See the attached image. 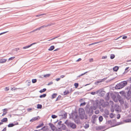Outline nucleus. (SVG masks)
Instances as JSON below:
<instances>
[{
  "label": "nucleus",
  "mask_w": 131,
  "mask_h": 131,
  "mask_svg": "<svg viewBox=\"0 0 131 131\" xmlns=\"http://www.w3.org/2000/svg\"><path fill=\"white\" fill-rule=\"evenodd\" d=\"M127 84L126 81H123L116 85L115 86V88L116 89H120L125 86Z\"/></svg>",
  "instance_id": "obj_1"
},
{
  "label": "nucleus",
  "mask_w": 131,
  "mask_h": 131,
  "mask_svg": "<svg viewBox=\"0 0 131 131\" xmlns=\"http://www.w3.org/2000/svg\"><path fill=\"white\" fill-rule=\"evenodd\" d=\"M127 90L128 91H127L126 93H123V94L124 97L128 100L130 99V95L131 94V86L127 88Z\"/></svg>",
  "instance_id": "obj_2"
},
{
  "label": "nucleus",
  "mask_w": 131,
  "mask_h": 131,
  "mask_svg": "<svg viewBox=\"0 0 131 131\" xmlns=\"http://www.w3.org/2000/svg\"><path fill=\"white\" fill-rule=\"evenodd\" d=\"M79 113L80 118L81 119H83L84 118V115H85V112L84 109L82 108H80L79 110ZM86 119L88 118L87 116L85 118Z\"/></svg>",
  "instance_id": "obj_3"
},
{
  "label": "nucleus",
  "mask_w": 131,
  "mask_h": 131,
  "mask_svg": "<svg viewBox=\"0 0 131 131\" xmlns=\"http://www.w3.org/2000/svg\"><path fill=\"white\" fill-rule=\"evenodd\" d=\"M85 110L86 113L88 114L89 116H91L93 114V110L92 106L90 107H85Z\"/></svg>",
  "instance_id": "obj_4"
},
{
  "label": "nucleus",
  "mask_w": 131,
  "mask_h": 131,
  "mask_svg": "<svg viewBox=\"0 0 131 131\" xmlns=\"http://www.w3.org/2000/svg\"><path fill=\"white\" fill-rule=\"evenodd\" d=\"M65 124H66L68 126H70L73 129H74L76 127V125L73 123L70 122L67 120L64 123Z\"/></svg>",
  "instance_id": "obj_5"
},
{
  "label": "nucleus",
  "mask_w": 131,
  "mask_h": 131,
  "mask_svg": "<svg viewBox=\"0 0 131 131\" xmlns=\"http://www.w3.org/2000/svg\"><path fill=\"white\" fill-rule=\"evenodd\" d=\"M59 116H62V118L65 119L67 118V114L64 111H61L59 112Z\"/></svg>",
  "instance_id": "obj_6"
},
{
  "label": "nucleus",
  "mask_w": 131,
  "mask_h": 131,
  "mask_svg": "<svg viewBox=\"0 0 131 131\" xmlns=\"http://www.w3.org/2000/svg\"><path fill=\"white\" fill-rule=\"evenodd\" d=\"M78 115L76 113L74 112L71 114V118L73 119H77L78 117Z\"/></svg>",
  "instance_id": "obj_7"
},
{
  "label": "nucleus",
  "mask_w": 131,
  "mask_h": 131,
  "mask_svg": "<svg viewBox=\"0 0 131 131\" xmlns=\"http://www.w3.org/2000/svg\"><path fill=\"white\" fill-rule=\"evenodd\" d=\"M119 102L120 103L122 104L124 103V101L123 99L120 96L118 95L117 96Z\"/></svg>",
  "instance_id": "obj_8"
},
{
  "label": "nucleus",
  "mask_w": 131,
  "mask_h": 131,
  "mask_svg": "<svg viewBox=\"0 0 131 131\" xmlns=\"http://www.w3.org/2000/svg\"><path fill=\"white\" fill-rule=\"evenodd\" d=\"M101 105L103 107H105L109 106V104L108 102H105L103 103Z\"/></svg>",
  "instance_id": "obj_9"
},
{
  "label": "nucleus",
  "mask_w": 131,
  "mask_h": 131,
  "mask_svg": "<svg viewBox=\"0 0 131 131\" xmlns=\"http://www.w3.org/2000/svg\"><path fill=\"white\" fill-rule=\"evenodd\" d=\"M98 91H99V93H100V96H104L105 93V91H103L102 90H98Z\"/></svg>",
  "instance_id": "obj_10"
},
{
  "label": "nucleus",
  "mask_w": 131,
  "mask_h": 131,
  "mask_svg": "<svg viewBox=\"0 0 131 131\" xmlns=\"http://www.w3.org/2000/svg\"><path fill=\"white\" fill-rule=\"evenodd\" d=\"M50 75V74H48L44 75H41V76H40V77L42 78H43V77L46 78L49 77Z\"/></svg>",
  "instance_id": "obj_11"
},
{
  "label": "nucleus",
  "mask_w": 131,
  "mask_h": 131,
  "mask_svg": "<svg viewBox=\"0 0 131 131\" xmlns=\"http://www.w3.org/2000/svg\"><path fill=\"white\" fill-rule=\"evenodd\" d=\"M7 60V59H5L2 58L0 59V63H2L5 62Z\"/></svg>",
  "instance_id": "obj_12"
},
{
  "label": "nucleus",
  "mask_w": 131,
  "mask_h": 131,
  "mask_svg": "<svg viewBox=\"0 0 131 131\" xmlns=\"http://www.w3.org/2000/svg\"><path fill=\"white\" fill-rule=\"evenodd\" d=\"M105 99L106 100H108L110 99V96L109 95V93H107L106 95V96L105 97Z\"/></svg>",
  "instance_id": "obj_13"
},
{
  "label": "nucleus",
  "mask_w": 131,
  "mask_h": 131,
  "mask_svg": "<svg viewBox=\"0 0 131 131\" xmlns=\"http://www.w3.org/2000/svg\"><path fill=\"white\" fill-rule=\"evenodd\" d=\"M7 109L6 108L4 109L3 110V113L2 115V116H3L6 114L7 113Z\"/></svg>",
  "instance_id": "obj_14"
},
{
  "label": "nucleus",
  "mask_w": 131,
  "mask_h": 131,
  "mask_svg": "<svg viewBox=\"0 0 131 131\" xmlns=\"http://www.w3.org/2000/svg\"><path fill=\"white\" fill-rule=\"evenodd\" d=\"M49 126L51 128L52 130H53L54 129V125L52 124L49 123Z\"/></svg>",
  "instance_id": "obj_15"
},
{
  "label": "nucleus",
  "mask_w": 131,
  "mask_h": 131,
  "mask_svg": "<svg viewBox=\"0 0 131 131\" xmlns=\"http://www.w3.org/2000/svg\"><path fill=\"white\" fill-rule=\"evenodd\" d=\"M40 119V117L39 116L33 117V121H37Z\"/></svg>",
  "instance_id": "obj_16"
},
{
  "label": "nucleus",
  "mask_w": 131,
  "mask_h": 131,
  "mask_svg": "<svg viewBox=\"0 0 131 131\" xmlns=\"http://www.w3.org/2000/svg\"><path fill=\"white\" fill-rule=\"evenodd\" d=\"M124 121L126 123L129 122H131V118H128L125 119Z\"/></svg>",
  "instance_id": "obj_17"
},
{
  "label": "nucleus",
  "mask_w": 131,
  "mask_h": 131,
  "mask_svg": "<svg viewBox=\"0 0 131 131\" xmlns=\"http://www.w3.org/2000/svg\"><path fill=\"white\" fill-rule=\"evenodd\" d=\"M32 45H33V43L31 44H30V45H28L27 46H26L23 47V48L24 49H26L27 48H29V47H31V46Z\"/></svg>",
  "instance_id": "obj_18"
},
{
  "label": "nucleus",
  "mask_w": 131,
  "mask_h": 131,
  "mask_svg": "<svg viewBox=\"0 0 131 131\" xmlns=\"http://www.w3.org/2000/svg\"><path fill=\"white\" fill-rule=\"evenodd\" d=\"M99 91H98V90H97L96 92H91V94L92 95H94L95 94H97L99 93Z\"/></svg>",
  "instance_id": "obj_19"
},
{
  "label": "nucleus",
  "mask_w": 131,
  "mask_h": 131,
  "mask_svg": "<svg viewBox=\"0 0 131 131\" xmlns=\"http://www.w3.org/2000/svg\"><path fill=\"white\" fill-rule=\"evenodd\" d=\"M8 121L7 118H3L1 120V122H7Z\"/></svg>",
  "instance_id": "obj_20"
},
{
  "label": "nucleus",
  "mask_w": 131,
  "mask_h": 131,
  "mask_svg": "<svg viewBox=\"0 0 131 131\" xmlns=\"http://www.w3.org/2000/svg\"><path fill=\"white\" fill-rule=\"evenodd\" d=\"M54 48V46H51L50 48L48 50L49 51H51L53 50Z\"/></svg>",
  "instance_id": "obj_21"
},
{
  "label": "nucleus",
  "mask_w": 131,
  "mask_h": 131,
  "mask_svg": "<svg viewBox=\"0 0 131 131\" xmlns=\"http://www.w3.org/2000/svg\"><path fill=\"white\" fill-rule=\"evenodd\" d=\"M118 69V67L117 66H115L113 68V70L115 71H117Z\"/></svg>",
  "instance_id": "obj_22"
},
{
  "label": "nucleus",
  "mask_w": 131,
  "mask_h": 131,
  "mask_svg": "<svg viewBox=\"0 0 131 131\" xmlns=\"http://www.w3.org/2000/svg\"><path fill=\"white\" fill-rule=\"evenodd\" d=\"M46 96V94H44L42 95H41L39 96V97L40 98H42L45 97Z\"/></svg>",
  "instance_id": "obj_23"
},
{
  "label": "nucleus",
  "mask_w": 131,
  "mask_h": 131,
  "mask_svg": "<svg viewBox=\"0 0 131 131\" xmlns=\"http://www.w3.org/2000/svg\"><path fill=\"white\" fill-rule=\"evenodd\" d=\"M99 120L100 122H101L103 121V118L102 116H100L99 117Z\"/></svg>",
  "instance_id": "obj_24"
},
{
  "label": "nucleus",
  "mask_w": 131,
  "mask_h": 131,
  "mask_svg": "<svg viewBox=\"0 0 131 131\" xmlns=\"http://www.w3.org/2000/svg\"><path fill=\"white\" fill-rule=\"evenodd\" d=\"M44 125V124L43 123H41L40 125H38L36 127V128H39L40 127H41L42 126H43Z\"/></svg>",
  "instance_id": "obj_25"
},
{
  "label": "nucleus",
  "mask_w": 131,
  "mask_h": 131,
  "mask_svg": "<svg viewBox=\"0 0 131 131\" xmlns=\"http://www.w3.org/2000/svg\"><path fill=\"white\" fill-rule=\"evenodd\" d=\"M104 113L105 114L107 115H108L109 114V113L108 111L107 110H105L104 111Z\"/></svg>",
  "instance_id": "obj_26"
},
{
  "label": "nucleus",
  "mask_w": 131,
  "mask_h": 131,
  "mask_svg": "<svg viewBox=\"0 0 131 131\" xmlns=\"http://www.w3.org/2000/svg\"><path fill=\"white\" fill-rule=\"evenodd\" d=\"M46 90V88H44L42 90H40L39 91V92L40 93H42V92H44Z\"/></svg>",
  "instance_id": "obj_27"
},
{
  "label": "nucleus",
  "mask_w": 131,
  "mask_h": 131,
  "mask_svg": "<svg viewBox=\"0 0 131 131\" xmlns=\"http://www.w3.org/2000/svg\"><path fill=\"white\" fill-rule=\"evenodd\" d=\"M42 107V105L41 104H38L37 105V108L38 109H41Z\"/></svg>",
  "instance_id": "obj_28"
},
{
  "label": "nucleus",
  "mask_w": 131,
  "mask_h": 131,
  "mask_svg": "<svg viewBox=\"0 0 131 131\" xmlns=\"http://www.w3.org/2000/svg\"><path fill=\"white\" fill-rule=\"evenodd\" d=\"M105 127L104 126H99L98 127V129H99V130L103 129L104 128H105Z\"/></svg>",
  "instance_id": "obj_29"
},
{
  "label": "nucleus",
  "mask_w": 131,
  "mask_h": 131,
  "mask_svg": "<svg viewBox=\"0 0 131 131\" xmlns=\"http://www.w3.org/2000/svg\"><path fill=\"white\" fill-rule=\"evenodd\" d=\"M115 57V55L113 54H111L110 55V58L111 59H114Z\"/></svg>",
  "instance_id": "obj_30"
},
{
  "label": "nucleus",
  "mask_w": 131,
  "mask_h": 131,
  "mask_svg": "<svg viewBox=\"0 0 131 131\" xmlns=\"http://www.w3.org/2000/svg\"><path fill=\"white\" fill-rule=\"evenodd\" d=\"M89 124H85V125L84 126V128L85 129L88 128H89Z\"/></svg>",
  "instance_id": "obj_31"
},
{
  "label": "nucleus",
  "mask_w": 131,
  "mask_h": 131,
  "mask_svg": "<svg viewBox=\"0 0 131 131\" xmlns=\"http://www.w3.org/2000/svg\"><path fill=\"white\" fill-rule=\"evenodd\" d=\"M57 95V94L56 93H54L52 95V99L55 98Z\"/></svg>",
  "instance_id": "obj_32"
},
{
  "label": "nucleus",
  "mask_w": 131,
  "mask_h": 131,
  "mask_svg": "<svg viewBox=\"0 0 131 131\" xmlns=\"http://www.w3.org/2000/svg\"><path fill=\"white\" fill-rule=\"evenodd\" d=\"M60 36V35H58V36H57V37H56L53 38H52L50 39V40H48V41H51V40H54V39L56 38H57L58 37H59Z\"/></svg>",
  "instance_id": "obj_33"
},
{
  "label": "nucleus",
  "mask_w": 131,
  "mask_h": 131,
  "mask_svg": "<svg viewBox=\"0 0 131 131\" xmlns=\"http://www.w3.org/2000/svg\"><path fill=\"white\" fill-rule=\"evenodd\" d=\"M14 125V124H13V123L10 124H9L8 125V127H13Z\"/></svg>",
  "instance_id": "obj_34"
},
{
  "label": "nucleus",
  "mask_w": 131,
  "mask_h": 131,
  "mask_svg": "<svg viewBox=\"0 0 131 131\" xmlns=\"http://www.w3.org/2000/svg\"><path fill=\"white\" fill-rule=\"evenodd\" d=\"M88 72L87 71V72H86L83 73L81 74L79 76H78V77H80L84 75L86 73Z\"/></svg>",
  "instance_id": "obj_35"
},
{
  "label": "nucleus",
  "mask_w": 131,
  "mask_h": 131,
  "mask_svg": "<svg viewBox=\"0 0 131 131\" xmlns=\"http://www.w3.org/2000/svg\"><path fill=\"white\" fill-rule=\"evenodd\" d=\"M51 117H52V118L54 119L57 117V116L54 115H52L51 116Z\"/></svg>",
  "instance_id": "obj_36"
},
{
  "label": "nucleus",
  "mask_w": 131,
  "mask_h": 131,
  "mask_svg": "<svg viewBox=\"0 0 131 131\" xmlns=\"http://www.w3.org/2000/svg\"><path fill=\"white\" fill-rule=\"evenodd\" d=\"M96 117V115H94L92 117V118L93 120H95V118Z\"/></svg>",
  "instance_id": "obj_37"
},
{
  "label": "nucleus",
  "mask_w": 131,
  "mask_h": 131,
  "mask_svg": "<svg viewBox=\"0 0 131 131\" xmlns=\"http://www.w3.org/2000/svg\"><path fill=\"white\" fill-rule=\"evenodd\" d=\"M114 116V114H113L112 113H111L110 114V117L112 118Z\"/></svg>",
  "instance_id": "obj_38"
},
{
  "label": "nucleus",
  "mask_w": 131,
  "mask_h": 131,
  "mask_svg": "<svg viewBox=\"0 0 131 131\" xmlns=\"http://www.w3.org/2000/svg\"><path fill=\"white\" fill-rule=\"evenodd\" d=\"M47 27V26L46 25H45L43 26H42L39 27V28H40V29L42 28H43L44 27Z\"/></svg>",
  "instance_id": "obj_39"
},
{
  "label": "nucleus",
  "mask_w": 131,
  "mask_h": 131,
  "mask_svg": "<svg viewBox=\"0 0 131 131\" xmlns=\"http://www.w3.org/2000/svg\"><path fill=\"white\" fill-rule=\"evenodd\" d=\"M74 85L76 88H77L79 84L78 83H75L74 84Z\"/></svg>",
  "instance_id": "obj_40"
},
{
  "label": "nucleus",
  "mask_w": 131,
  "mask_h": 131,
  "mask_svg": "<svg viewBox=\"0 0 131 131\" xmlns=\"http://www.w3.org/2000/svg\"><path fill=\"white\" fill-rule=\"evenodd\" d=\"M69 93V92L68 91H64V95L68 94Z\"/></svg>",
  "instance_id": "obj_41"
},
{
  "label": "nucleus",
  "mask_w": 131,
  "mask_h": 131,
  "mask_svg": "<svg viewBox=\"0 0 131 131\" xmlns=\"http://www.w3.org/2000/svg\"><path fill=\"white\" fill-rule=\"evenodd\" d=\"M86 103L85 102H84L83 103H81L80 104V106H83L85 105Z\"/></svg>",
  "instance_id": "obj_42"
},
{
  "label": "nucleus",
  "mask_w": 131,
  "mask_h": 131,
  "mask_svg": "<svg viewBox=\"0 0 131 131\" xmlns=\"http://www.w3.org/2000/svg\"><path fill=\"white\" fill-rule=\"evenodd\" d=\"M107 79V78H105L102 79H101V82H104V81H105V80H106Z\"/></svg>",
  "instance_id": "obj_43"
},
{
  "label": "nucleus",
  "mask_w": 131,
  "mask_h": 131,
  "mask_svg": "<svg viewBox=\"0 0 131 131\" xmlns=\"http://www.w3.org/2000/svg\"><path fill=\"white\" fill-rule=\"evenodd\" d=\"M15 57H11L8 60L9 61L10 60H12L14 59L15 58Z\"/></svg>",
  "instance_id": "obj_44"
},
{
  "label": "nucleus",
  "mask_w": 131,
  "mask_h": 131,
  "mask_svg": "<svg viewBox=\"0 0 131 131\" xmlns=\"http://www.w3.org/2000/svg\"><path fill=\"white\" fill-rule=\"evenodd\" d=\"M99 42H95L94 43H92L91 44H89V46H91V45H94L95 44H97V43H99Z\"/></svg>",
  "instance_id": "obj_45"
},
{
  "label": "nucleus",
  "mask_w": 131,
  "mask_h": 131,
  "mask_svg": "<svg viewBox=\"0 0 131 131\" xmlns=\"http://www.w3.org/2000/svg\"><path fill=\"white\" fill-rule=\"evenodd\" d=\"M129 67H127L125 70V72H126V73L127 72L128 70H127V69L129 68Z\"/></svg>",
  "instance_id": "obj_46"
},
{
  "label": "nucleus",
  "mask_w": 131,
  "mask_h": 131,
  "mask_svg": "<svg viewBox=\"0 0 131 131\" xmlns=\"http://www.w3.org/2000/svg\"><path fill=\"white\" fill-rule=\"evenodd\" d=\"M9 90V88L8 87H6L5 88V90L6 91H7Z\"/></svg>",
  "instance_id": "obj_47"
},
{
  "label": "nucleus",
  "mask_w": 131,
  "mask_h": 131,
  "mask_svg": "<svg viewBox=\"0 0 131 131\" xmlns=\"http://www.w3.org/2000/svg\"><path fill=\"white\" fill-rule=\"evenodd\" d=\"M107 58V56H103L102 57V59H105Z\"/></svg>",
  "instance_id": "obj_48"
},
{
  "label": "nucleus",
  "mask_w": 131,
  "mask_h": 131,
  "mask_svg": "<svg viewBox=\"0 0 131 131\" xmlns=\"http://www.w3.org/2000/svg\"><path fill=\"white\" fill-rule=\"evenodd\" d=\"M40 30V28H39V27L38 28H37V29H36L34 30H33V32L34 31H37V30Z\"/></svg>",
  "instance_id": "obj_49"
},
{
  "label": "nucleus",
  "mask_w": 131,
  "mask_h": 131,
  "mask_svg": "<svg viewBox=\"0 0 131 131\" xmlns=\"http://www.w3.org/2000/svg\"><path fill=\"white\" fill-rule=\"evenodd\" d=\"M121 117L120 115L118 114L117 115V118L118 119H119Z\"/></svg>",
  "instance_id": "obj_50"
},
{
  "label": "nucleus",
  "mask_w": 131,
  "mask_h": 131,
  "mask_svg": "<svg viewBox=\"0 0 131 131\" xmlns=\"http://www.w3.org/2000/svg\"><path fill=\"white\" fill-rule=\"evenodd\" d=\"M53 83V82H50L47 85H51Z\"/></svg>",
  "instance_id": "obj_51"
},
{
  "label": "nucleus",
  "mask_w": 131,
  "mask_h": 131,
  "mask_svg": "<svg viewBox=\"0 0 131 131\" xmlns=\"http://www.w3.org/2000/svg\"><path fill=\"white\" fill-rule=\"evenodd\" d=\"M107 115H108L105 114H104V115H103V116L105 118H107L108 117Z\"/></svg>",
  "instance_id": "obj_52"
},
{
  "label": "nucleus",
  "mask_w": 131,
  "mask_h": 131,
  "mask_svg": "<svg viewBox=\"0 0 131 131\" xmlns=\"http://www.w3.org/2000/svg\"><path fill=\"white\" fill-rule=\"evenodd\" d=\"M107 123L108 124H111L112 123L111 121V120L108 121L107 122Z\"/></svg>",
  "instance_id": "obj_53"
},
{
  "label": "nucleus",
  "mask_w": 131,
  "mask_h": 131,
  "mask_svg": "<svg viewBox=\"0 0 131 131\" xmlns=\"http://www.w3.org/2000/svg\"><path fill=\"white\" fill-rule=\"evenodd\" d=\"M59 96H60V97H61V96L60 95H59L58 96V97L57 98L56 100V101H58V100H59L60 98H59Z\"/></svg>",
  "instance_id": "obj_54"
},
{
  "label": "nucleus",
  "mask_w": 131,
  "mask_h": 131,
  "mask_svg": "<svg viewBox=\"0 0 131 131\" xmlns=\"http://www.w3.org/2000/svg\"><path fill=\"white\" fill-rule=\"evenodd\" d=\"M37 82V80L36 79H33V83H35Z\"/></svg>",
  "instance_id": "obj_55"
},
{
  "label": "nucleus",
  "mask_w": 131,
  "mask_h": 131,
  "mask_svg": "<svg viewBox=\"0 0 131 131\" xmlns=\"http://www.w3.org/2000/svg\"><path fill=\"white\" fill-rule=\"evenodd\" d=\"M62 123V122L61 121H60L58 123V124L59 125H60L61 124V123Z\"/></svg>",
  "instance_id": "obj_56"
},
{
  "label": "nucleus",
  "mask_w": 131,
  "mask_h": 131,
  "mask_svg": "<svg viewBox=\"0 0 131 131\" xmlns=\"http://www.w3.org/2000/svg\"><path fill=\"white\" fill-rule=\"evenodd\" d=\"M110 104H112V105H113L114 103L112 101H110Z\"/></svg>",
  "instance_id": "obj_57"
},
{
  "label": "nucleus",
  "mask_w": 131,
  "mask_h": 131,
  "mask_svg": "<svg viewBox=\"0 0 131 131\" xmlns=\"http://www.w3.org/2000/svg\"><path fill=\"white\" fill-rule=\"evenodd\" d=\"M7 32H8L7 31H6V32H3L1 33H0V35H2V34H4L5 33Z\"/></svg>",
  "instance_id": "obj_58"
},
{
  "label": "nucleus",
  "mask_w": 131,
  "mask_h": 131,
  "mask_svg": "<svg viewBox=\"0 0 131 131\" xmlns=\"http://www.w3.org/2000/svg\"><path fill=\"white\" fill-rule=\"evenodd\" d=\"M7 32H8L7 31H6V32H3L1 33H0V35H2V34H4L5 33Z\"/></svg>",
  "instance_id": "obj_59"
},
{
  "label": "nucleus",
  "mask_w": 131,
  "mask_h": 131,
  "mask_svg": "<svg viewBox=\"0 0 131 131\" xmlns=\"http://www.w3.org/2000/svg\"><path fill=\"white\" fill-rule=\"evenodd\" d=\"M7 32H8L7 31H6V32H3L1 33H0V35H2V34H4L5 33Z\"/></svg>",
  "instance_id": "obj_60"
},
{
  "label": "nucleus",
  "mask_w": 131,
  "mask_h": 131,
  "mask_svg": "<svg viewBox=\"0 0 131 131\" xmlns=\"http://www.w3.org/2000/svg\"><path fill=\"white\" fill-rule=\"evenodd\" d=\"M127 37L126 36H123L122 38V39H126L127 38Z\"/></svg>",
  "instance_id": "obj_61"
},
{
  "label": "nucleus",
  "mask_w": 131,
  "mask_h": 131,
  "mask_svg": "<svg viewBox=\"0 0 131 131\" xmlns=\"http://www.w3.org/2000/svg\"><path fill=\"white\" fill-rule=\"evenodd\" d=\"M14 88H15V89H13V88H12L11 89V90H12V91H13V90H16V89H17V88H15V87H14Z\"/></svg>",
  "instance_id": "obj_62"
},
{
  "label": "nucleus",
  "mask_w": 131,
  "mask_h": 131,
  "mask_svg": "<svg viewBox=\"0 0 131 131\" xmlns=\"http://www.w3.org/2000/svg\"><path fill=\"white\" fill-rule=\"evenodd\" d=\"M60 78H57L56 79V80L57 81H58L60 80Z\"/></svg>",
  "instance_id": "obj_63"
},
{
  "label": "nucleus",
  "mask_w": 131,
  "mask_h": 131,
  "mask_svg": "<svg viewBox=\"0 0 131 131\" xmlns=\"http://www.w3.org/2000/svg\"><path fill=\"white\" fill-rule=\"evenodd\" d=\"M6 127H5L2 131H6Z\"/></svg>",
  "instance_id": "obj_64"
}]
</instances>
